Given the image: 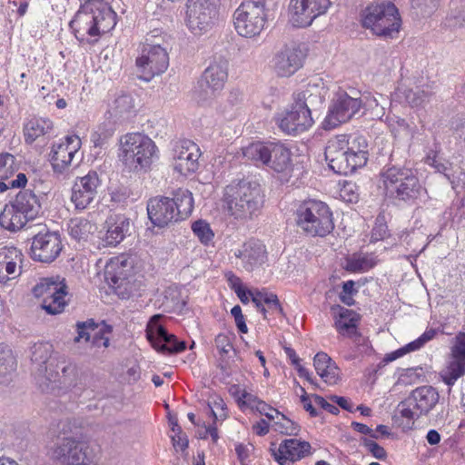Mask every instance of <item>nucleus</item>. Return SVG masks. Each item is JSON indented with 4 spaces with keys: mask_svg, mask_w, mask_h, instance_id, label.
<instances>
[{
    "mask_svg": "<svg viewBox=\"0 0 465 465\" xmlns=\"http://www.w3.org/2000/svg\"><path fill=\"white\" fill-rule=\"evenodd\" d=\"M23 253L20 250L15 247H3L0 249V281L5 280V275L4 274V267L3 264L12 260L13 258L18 259V261H22Z\"/></svg>",
    "mask_w": 465,
    "mask_h": 465,
    "instance_id": "obj_58",
    "label": "nucleus"
},
{
    "mask_svg": "<svg viewBox=\"0 0 465 465\" xmlns=\"http://www.w3.org/2000/svg\"><path fill=\"white\" fill-rule=\"evenodd\" d=\"M311 444L308 441H302L297 439L284 440L279 446L277 451L272 449L274 459L280 465H292L311 454Z\"/></svg>",
    "mask_w": 465,
    "mask_h": 465,
    "instance_id": "obj_25",
    "label": "nucleus"
},
{
    "mask_svg": "<svg viewBox=\"0 0 465 465\" xmlns=\"http://www.w3.org/2000/svg\"><path fill=\"white\" fill-rule=\"evenodd\" d=\"M439 392L432 386H420L413 390L410 395L401 401L397 407L401 417L409 420L427 415L438 403Z\"/></svg>",
    "mask_w": 465,
    "mask_h": 465,
    "instance_id": "obj_11",
    "label": "nucleus"
},
{
    "mask_svg": "<svg viewBox=\"0 0 465 465\" xmlns=\"http://www.w3.org/2000/svg\"><path fill=\"white\" fill-rule=\"evenodd\" d=\"M29 254L34 261L50 263L61 253L63 249L61 235L49 230L45 225L34 228Z\"/></svg>",
    "mask_w": 465,
    "mask_h": 465,
    "instance_id": "obj_10",
    "label": "nucleus"
},
{
    "mask_svg": "<svg viewBox=\"0 0 465 465\" xmlns=\"http://www.w3.org/2000/svg\"><path fill=\"white\" fill-rule=\"evenodd\" d=\"M437 334V331L435 329H428L426 330L418 339L408 343L404 347L389 353L385 356L384 361L387 362L392 361L399 357H401L407 352L413 351L423 347L428 341H431L435 335Z\"/></svg>",
    "mask_w": 465,
    "mask_h": 465,
    "instance_id": "obj_42",
    "label": "nucleus"
},
{
    "mask_svg": "<svg viewBox=\"0 0 465 465\" xmlns=\"http://www.w3.org/2000/svg\"><path fill=\"white\" fill-rule=\"evenodd\" d=\"M363 106L361 98L352 97L344 91H339L331 101L329 114L323 122L324 129H333L351 120Z\"/></svg>",
    "mask_w": 465,
    "mask_h": 465,
    "instance_id": "obj_14",
    "label": "nucleus"
},
{
    "mask_svg": "<svg viewBox=\"0 0 465 465\" xmlns=\"http://www.w3.org/2000/svg\"><path fill=\"white\" fill-rule=\"evenodd\" d=\"M276 418L281 417V420L275 422V430L282 434L296 435L299 431V425L292 420L285 417L278 411H274Z\"/></svg>",
    "mask_w": 465,
    "mask_h": 465,
    "instance_id": "obj_56",
    "label": "nucleus"
},
{
    "mask_svg": "<svg viewBox=\"0 0 465 465\" xmlns=\"http://www.w3.org/2000/svg\"><path fill=\"white\" fill-rule=\"evenodd\" d=\"M17 368V361L12 349L0 343V383L7 382Z\"/></svg>",
    "mask_w": 465,
    "mask_h": 465,
    "instance_id": "obj_38",
    "label": "nucleus"
},
{
    "mask_svg": "<svg viewBox=\"0 0 465 465\" xmlns=\"http://www.w3.org/2000/svg\"><path fill=\"white\" fill-rule=\"evenodd\" d=\"M392 190L393 192L388 194L390 198L408 204L416 203L417 200L420 199L426 193L417 176L405 182L402 186L400 185L397 189Z\"/></svg>",
    "mask_w": 465,
    "mask_h": 465,
    "instance_id": "obj_32",
    "label": "nucleus"
},
{
    "mask_svg": "<svg viewBox=\"0 0 465 465\" xmlns=\"http://www.w3.org/2000/svg\"><path fill=\"white\" fill-rule=\"evenodd\" d=\"M381 178L387 195L393 192L391 189H397L403 185L405 182L416 176L414 171L401 165V163L396 158V152L392 151L390 156L389 163L383 168Z\"/></svg>",
    "mask_w": 465,
    "mask_h": 465,
    "instance_id": "obj_23",
    "label": "nucleus"
},
{
    "mask_svg": "<svg viewBox=\"0 0 465 465\" xmlns=\"http://www.w3.org/2000/svg\"><path fill=\"white\" fill-rule=\"evenodd\" d=\"M66 289L64 279L56 276L41 279L32 292L35 297L43 298L41 307L48 314L55 315L61 313L66 305Z\"/></svg>",
    "mask_w": 465,
    "mask_h": 465,
    "instance_id": "obj_12",
    "label": "nucleus"
},
{
    "mask_svg": "<svg viewBox=\"0 0 465 465\" xmlns=\"http://www.w3.org/2000/svg\"><path fill=\"white\" fill-rule=\"evenodd\" d=\"M116 25V13L102 0H89L82 5L70 22L80 43L93 45Z\"/></svg>",
    "mask_w": 465,
    "mask_h": 465,
    "instance_id": "obj_2",
    "label": "nucleus"
},
{
    "mask_svg": "<svg viewBox=\"0 0 465 465\" xmlns=\"http://www.w3.org/2000/svg\"><path fill=\"white\" fill-rule=\"evenodd\" d=\"M201 155L198 145L191 140H181L173 147V168L179 173L187 175L199 167Z\"/></svg>",
    "mask_w": 465,
    "mask_h": 465,
    "instance_id": "obj_22",
    "label": "nucleus"
},
{
    "mask_svg": "<svg viewBox=\"0 0 465 465\" xmlns=\"http://www.w3.org/2000/svg\"><path fill=\"white\" fill-rule=\"evenodd\" d=\"M331 4V0H291L290 22L296 27L309 26L327 12Z\"/></svg>",
    "mask_w": 465,
    "mask_h": 465,
    "instance_id": "obj_17",
    "label": "nucleus"
},
{
    "mask_svg": "<svg viewBox=\"0 0 465 465\" xmlns=\"http://www.w3.org/2000/svg\"><path fill=\"white\" fill-rule=\"evenodd\" d=\"M229 61L222 56H215L203 71L195 94L200 102L213 100L224 87L228 79Z\"/></svg>",
    "mask_w": 465,
    "mask_h": 465,
    "instance_id": "obj_9",
    "label": "nucleus"
},
{
    "mask_svg": "<svg viewBox=\"0 0 465 465\" xmlns=\"http://www.w3.org/2000/svg\"><path fill=\"white\" fill-rule=\"evenodd\" d=\"M101 179L95 171H90L83 177H77L73 188L71 201L75 209H86L96 198Z\"/></svg>",
    "mask_w": 465,
    "mask_h": 465,
    "instance_id": "obj_19",
    "label": "nucleus"
},
{
    "mask_svg": "<svg viewBox=\"0 0 465 465\" xmlns=\"http://www.w3.org/2000/svg\"><path fill=\"white\" fill-rule=\"evenodd\" d=\"M104 278L118 297L128 299L131 296L133 292L131 282L124 276L123 270L117 264L111 262L106 265Z\"/></svg>",
    "mask_w": 465,
    "mask_h": 465,
    "instance_id": "obj_29",
    "label": "nucleus"
},
{
    "mask_svg": "<svg viewBox=\"0 0 465 465\" xmlns=\"http://www.w3.org/2000/svg\"><path fill=\"white\" fill-rule=\"evenodd\" d=\"M28 221L12 203L5 205L0 213V225L10 232H16L24 228Z\"/></svg>",
    "mask_w": 465,
    "mask_h": 465,
    "instance_id": "obj_36",
    "label": "nucleus"
},
{
    "mask_svg": "<svg viewBox=\"0 0 465 465\" xmlns=\"http://www.w3.org/2000/svg\"><path fill=\"white\" fill-rule=\"evenodd\" d=\"M89 453L86 442L65 436L57 438L48 450L50 460L58 465H89Z\"/></svg>",
    "mask_w": 465,
    "mask_h": 465,
    "instance_id": "obj_7",
    "label": "nucleus"
},
{
    "mask_svg": "<svg viewBox=\"0 0 465 465\" xmlns=\"http://www.w3.org/2000/svg\"><path fill=\"white\" fill-rule=\"evenodd\" d=\"M59 360V367H54L53 371L56 373L55 378L45 375V379L50 382L56 383L60 387L74 390L75 393H81L87 386L88 375L79 371L76 365L68 361L64 355Z\"/></svg>",
    "mask_w": 465,
    "mask_h": 465,
    "instance_id": "obj_18",
    "label": "nucleus"
},
{
    "mask_svg": "<svg viewBox=\"0 0 465 465\" xmlns=\"http://www.w3.org/2000/svg\"><path fill=\"white\" fill-rule=\"evenodd\" d=\"M280 129L290 135L305 132L313 124L312 112L294 101L291 108L277 119Z\"/></svg>",
    "mask_w": 465,
    "mask_h": 465,
    "instance_id": "obj_20",
    "label": "nucleus"
},
{
    "mask_svg": "<svg viewBox=\"0 0 465 465\" xmlns=\"http://www.w3.org/2000/svg\"><path fill=\"white\" fill-rule=\"evenodd\" d=\"M452 358L465 361V332L456 336V342L451 349Z\"/></svg>",
    "mask_w": 465,
    "mask_h": 465,
    "instance_id": "obj_64",
    "label": "nucleus"
},
{
    "mask_svg": "<svg viewBox=\"0 0 465 465\" xmlns=\"http://www.w3.org/2000/svg\"><path fill=\"white\" fill-rule=\"evenodd\" d=\"M169 421L172 425V430L174 432V435L172 436L173 447L180 448L182 450H186L189 441L187 436L183 432L181 426L178 424L177 418L169 416Z\"/></svg>",
    "mask_w": 465,
    "mask_h": 465,
    "instance_id": "obj_54",
    "label": "nucleus"
},
{
    "mask_svg": "<svg viewBox=\"0 0 465 465\" xmlns=\"http://www.w3.org/2000/svg\"><path fill=\"white\" fill-rule=\"evenodd\" d=\"M112 136V131L99 128L98 131L92 134L91 141L93 142L94 148L105 149Z\"/></svg>",
    "mask_w": 465,
    "mask_h": 465,
    "instance_id": "obj_62",
    "label": "nucleus"
},
{
    "mask_svg": "<svg viewBox=\"0 0 465 465\" xmlns=\"http://www.w3.org/2000/svg\"><path fill=\"white\" fill-rule=\"evenodd\" d=\"M192 230L194 235L203 244L207 245L213 239L214 234L210 227V224L203 220H198L193 223Z\"/></svg>",
    "mask_w": 465,
    "mask_h": 465,
    "instance_id": "obj_52",
    "label": "nucleus"
},
{
    "mask_svg": "<svg viewBox=\"0 0 465 465\" xmlns=\"http://www.w3.org/2000/svg\"><path fill=\"white\" fill-rule=\"evenodd\" d=\"M270 150V143H252L242 148L244 158L252 161L255 165H266Z\"/></svg>",
    "mask_w": 465,
    "mask_h": 465,
    "instance_id": "obj_43",
    "label": "nucleus"
},
{
    "mask_svg": "<svg viewBox=\"0 0 465 465\" xmlns=\"http://www.w3.org/2000/svg\"><path fill=\"white\" fill-rule=\"evenodd\" d=\"M121 161L130 171L145 170L156 155V145L148 136L140 133L128 134L121 140Z\"/></svg>",
    "mask_w": 465,
    "mask_h": 465,
    "instance_id": "obj_6",
    "label": "nucleus"
},
{
    "mask_svg": "<svg viewBox=\"0 0 465 465\" xmlns=\"http://www.w3.org/2000/svg\"><path fill=\"white\" fill-rule=\"evenodd\" d=\"M323 88L318 84H309L307 87L302 92L295 95L294 101L304 108L311 110L312 107H315L322 104L324 94H322Z\"/></svg>",
    "mask_w": 465,
    "mask_h": 465,
    "instance_id": "obj_40",
    "label": "nucleus"
},
{
    "mask_svg": "<svg viewBox=\"0 0 465 465\" xmlns=\"http://www.w3.org/2000/svg\"><path fill=\"white\" fill-rule=\"evenodd\" d=\"M234 254L242 260V267L247 272H252L260 268L267 261L265 246L256 240L244 242Z\"/></svg>",
    "mask_w": 465,
    "mask_h": 465,
    "instance_id": "obj_27",
    "label": "nucleus"
},
{
    "mask_svg": "<svg viewBox=\"0 0 465 465\" xmlns=\"http://www.w3.org/2000/svg\"><path fill=\"white\" fill-rule=\"evenodd\" d=\"M440 0H410L412 12L417 16H430L433 14L438 6Z\"/></svg>",
    "mask_w": 465,
    "mask_h": 465,
    "instance_id": "obj_48",
    "label": "nucleus"
},
{
    "mask_svg": "<svg viewBox=\"0 0 465 465\" xmlns=\"http://www.w3.org/2000/svg\"><path fill=\"white\" fill-rule=\"evenodd\" d=\"M405 98V101L411 106H420L430 97V93L416 86L414 89L406 88L403 91H400Z\"/></svg>",
    "mask_w": 465,
    "mask_h": 465,
    "instance_id": "obj_51",
    "label": "nucleus"
},
{
    "mask_svg": "<svg viewBox=\"0 0 465 465\" xmlns=\"http://www.w3.org/2000/svg\"><path fill=\"white\" fill-rule=\"evenodd\" d=\"M445 25L450 28L463 26L465 25V6L452 9L446 17Z\"/></svg>",
    "mask_w": 465,
    "mask_h": 465,
    "instance_id": "obj_60",
    "label": "nucleus"
},
{
    "mask_svg": "<svg viewBox=\"0 0 465 465\" xmlns=\"http://www.w3.org/2000/svg\"><path fill=\"white\" fill-rule=\"evenodd\" d=\"M94 326H95V322L93 319H89L85 322H77V336L74 338V341L79 342L83 339L85 341H89L91 340L92 328Z\"/></svg>",
    "mask_w": 465,
    "mask_h": 465,
    "instance_id": "obj_61",
    "label": "nucleus"
},
{
    "mask_svg": "<svg viewBox=\"0 0 465 465\" xmlns=\"http://www.w3.org/2000/svg\"><path fill=\"white\" fill-rule=\"evenodd\" d=\"M94 225L86 219L75 218L68 224L69 234L76 241H85L92 232Z\"/></svg>",
    "mask_w": 465,
    "mask_h": 465,
    "instance_id": "obj_46",
    "label": "nucleus"
},
{
    "mask_svg": "<svg viewBox=\"0 0 465 465\" xmlns=\"http://www.w3.org/2000/svg\"><path fill=\"white\" fill-rule=\"evenodd\" d=\"M295 220L297 226L312 237H325L334 229L331 208L318 200L301 203L295 212Z\"/></svg>",
    "mask_w": 465,
    "mask_h": 465,
    "instance_id": "obj_5",
    "label": "nucleus"
},
{
    "mask_svg": "<svg viewBox=\"0 0 465 465\" xmlns=\"http://www.w3.org/2000/svg\"><path fill=\"white\" fill-rule=\"evenodd\" d=\"M463 375H465V361L455 358L440 372L442 381L449 386H452Z\"/></svg>",
    "mask_w": 465,
    "mask_h": 465,
    "instance_id": "obj_45",
    "label": "nucleus"
},
{
    "mask_svg": "<svg viewBox=\"0 0 465 465\" xmlns=\"http://www.w3.org/2000/svg\"><path fill=\"white\" fill-rule=\"evenodd\" d=\"M331 311L335 313V328L341 335L349 337L358 335L357 325L360 318L354 311L340 305L331 307Z\"/></svg>",
    "mask_w": 465,
    "mask_h": 465,
    "instance_id": "obj_30",
    "label": "nucleus"
},
{
    "mask_svg": "<svg viewBox=\"0 0 465 465\" xmlns=\"http://www.w3.org/2000/svg\"><path fill=\"white\" fill-rule=\"evenodd\" d=\"M361 25L378 37L393 39L400 32L401 17L394 3L383 0L371 3L362 10Z\"/></svg>",
    "mask_w": 465,
    "mask_h": 465,
    "instance_id": "obj_4",
    "label": "nucleus"
},
{
    "mask_svg": "<svg viewBox=\"0 0 465 465\" xmlns=\"http://www.w3.org/2000/svg\"><path fill=\"white\" fill-rule=\"evenodd\" d=\"M220 0H188L186 25L195 35L209 32L215 25L219 15Z\"/></svg>",
    "mask_w": 465,
    "mask_h": 465,
    "instance_id": "obj_8",
    "label": "nucleus"
},
{
    "mask_svg": "<svg viewBox=\"0 0 465 465\" xmlns=\"http://www.w3.org/2000/svg\"><path fill=\"white\" fill-rule=\"evenodd\" d=\"M305 57L300 45H285L272 57V68L277 76L290 77L302 66Z\"/></svg>",
    "mask_w": 465,
    "mask_h": 465,
    "instance_id": "obj_16",
    "label": "nucleus"
},
{
    "mask_svg": "<svg viewBox=\"0 0 465 465\" xmlns=\"http://www.w3.org/2000/svg\"><path fill=\"white\" fill-rule=\"evenodd\" d=\"M135 64L137 77L145 82H150L155 75L163 74L168 68V52L165 47L158 44H147L143 46Z\"/></svg>",
    "mask_w": 465,
    "mask_h": 465,
    "instance_id": "obj_13",
    "label": "nucleus"
},
{
    "mask_svg": "<svg viewBox=\"0 0 465 465\" xmlns=\"http://www.w3.org/2000/svg\"><path fill=\"white\" fill-rule=\"evenodd\" d=\"M113 110L117 115H124L134 110V101L131 94H122L114 102Z\"/></svg>",
    "mask_w": 465,
    "mask_h": 465,
    "instance_id": "obj_53",
    "label": "nucleus"
},
{
    "mask_svg": "<svg viewBox=\"0 0 465 465\" xmlns=\"http://www.w3.org/2000/svg\"><path fill=\"white\" fill-rule=\"evenodd\" d=\"M268 0H242L234 13H243V15L255 16L256 18L267 17V5Z\"/></svg>",
    "mask_w": 465,
    "mask_h": 465,
    "instance_id": "obj_44",
    "label": "nucleus"
},
{
    "mask_svg": "<svg viewBox=\"0 0 465 465\" xmlns=\"http://www.w3.org/2000/svg\"><path fill=\"white\" fill-rule=\"evenodd\" d=\"M53 129V123L49 119L33 118L24 128L25 138L27 143H33L38 137L45 135Z\"/></svg>",
    "mask_w": 465,
    "mask_h": 465,
    "instance_id": "obj_41",
    "label": "nucleus"
},
{
    "mask_svg": "<svg viewBox=\"0 0 465 465\" xmlns=\"http://www.w3.org/2000/svg\"><path fill=\"white\" fill-rule=\"evenodd\" d=\"M251 295L252 302L256 308L266 317V309L263 303L266 304L269 309L275 311L283 315V309L280 303V301L276 294L267 292L265 291L254 290L253 292H248Z\"/></svg>",
    "mask_w": 465,
    "mask_h": 465,
    "instance_id": "obj_39",
    "label": "nucleus"
},
{
    "mask_svg": "<svg viewBox=\"0 0 465 465\" xmlns=\"http://www.w3.org/2000/svg\"><path fill=\"white\" fill-rule=\"evenodd\" d=\"M291 151L281 143H270L267 167L277 173H283L292 168Z\"/></svg>",
    "mask_w": 465,
    "mask_h": 465,
    "instance_id": "obj_31",
    "label": "nucleus"
},
{
    "mask_svg": "<svg viewBox=\"0 0 465 465\" xmlns=\"http://www.w3.org/2000/svg\"><path fill=\"white\" fill-rule=\"evenodd\" d=\"M163 305L166 311L182 312L186 305V302L180 297L177 290L170 288L165 292Z\"/></svg>",
    "mask_w": 465,
    "mask_h": 465,
    "instance_id": "obj_50",
    "label": "nucleus"
},
{
    "mask_svg": "<svg viewBox=\"0 0 465 465\" xmlns=\"http://www.w3.org/2000/svg\"><path fill=\"white\" fill-rule=\"evenodd\" d=\"M363 446L371 453V455L380 460H384L387 458V452L383 447L379 445L376 441L363 438L362 439Z\"/></svg>",
    "mask_w": 465,
    "mask_h": 465,
    "instance_id": "obj_63",
    "label": "nucleus"
},
{
    "mask_svg": "<svg viewBox=\"0 0 465 465\" xmlns=\"http://www.w3.org/2000/svg\"><path fill=\"white\" fill-rule=\"evenodd\" d=\"M179 221L188 218L193 210V193L188 189L179 188L170 198Z\"/></svg>",
    "mask_w": 465,
    "mask_h": 465,
    "instance_id": "obj_35",
    "label": "nucleus"
},
{
    "mask_svg": "<svg viewBox=\"0 0 465 465\" xmlns=\"http://www.w3.org/2000/svg\"><path fill=\"white\" fill-rule=\"evenodd\" d=\"M425 163L435 168L438 173H443L450 183L452 189H456L459 186V180H456L454 175L449 173L450 164L440 161L437 158L436 153H433L432 155L429 153L425 158Z\"/></svg>",
    "mask_w": 465,
    "mask_h": 465,
    "instance_id": "obj_47",
    "label": "nucleus"
},
{
    "mask_svg": "<svg viewBox=\"0 0 465 465\" xmlns=\"http://www.w3.org/2000/svg\"><path fill=\"white\" fill-rule=\"evenodd\" d=\"M317 373L325 382L334 383L338 376V367L325 352H318L313 359Z\"/></svg>",
    "mask_w": 465,
    "mask_h": 465,
    "instance_id": "obj_37",
    "label": "nucleus"
},
{
    "mask_svg": "<svg viewBox=\"0 0 465 465\" xmlns=\"http://www.w3.org/2000/svg\"><path fill=\"white\" fill-rule=\"evenodd\" d=\"M390 235L385 215L379 213L375 219L371 231V241L378 242L384 240Z\"/></svg>",
    "mask_w": 465,
    "mask_h": 465,
    "instance_id": "obj_57",
    "label": "nucleus"
},
{
    "mask_svg": "<svg viewBox=\"0 0 465 465\" xmlns=\"http://www.w3.org/2000/svg\"><path fill=\"white\" fill-rule=\"evenodd\" d=\"M375 265V262L367 255L353 256L347 261L346 270L352 272H364Z\"/></svg>",
    "mask_w": 465,
    "mask_h": 465,
    "instance_id": "obj_55",
    "label": "nucleus"
},
{
    "mask_svg": "<svg viewBox=\"0 0 465 465\" xmlns=\"http://www.w3.org/2000/svg\"><path fill=\"white\" fill-rule=\"evenodd\" d=\"M80 147L81 140L77 135H68L65 142L54 144L50 160L54 172L63 173L71 164L74 155Z\"/></svg>",
    "mask_w": 465,
    "mask_h": 465,
    "instance_id": "obj_24",
    "label": "nucleus"
},
{
    "mask_svg": "<svg viewBox=\"0 0 465 465\" xmlns=\"http://www.w3.org/2000/svg\"><path fill=\"white\" fill-rule=\"evenodd\" d=\"M106 232L102 238L104 246H116L124 241L131 228L130 219L124 214H110L104 223Z\"/></svg>",
    "mask_w": 465,
    "mask_h": 465,
    "instance_id": "obj_28",
    "label": "nucleus"
},
{
    "mask_svg": "<svg viewBox=\"0 0 465 465\" xmlns=\"http://www.w3.org/2000/svg\"><path fill=\"white\" fill-rule=\"evenodd\" d=\"M223 202L236 219H252L262 209L264 195L258 183L240 181L225 187Z\"/></svg>",
    "mask_w": 465,
    "mask_h": 465,
    "instance_id": "obj_3",
    "label": "nucleus"
},
{
    "mask_svg": "<svg viewBox=\"0 0 465 465\" xmlns=\"http://www.w3.org/2000/svg\"><path fill=\"white\" fill-rule=\"evenodd\" d=\"M266 19L262 17L256 18L243 15V13L233 14V25L236 32L247 38H252L259 35L263 30Z\"/></svg>",
    "mask_w": 465,
    "mask_h": 465,
    "instance_id": "obj_33",
    "label": "nucleus"
},
{
    "mask_svg": "<svg viewBox=\"0 0 465 465\" xmlns=\"http://www.w3.org/2000/svg\"><path fill=\"white\" fill-rule=\"evenodd\" d=\"M112 331V326L105 324L104 322L102 324H97L92 328L91 341L92 344L96 347L109 346V338L105 336L107 333Z\"/></svg>",
    "mask_w": 465,
    "mask_h": 465,
    "instance_id": "obj_49",
    "label": "nucleus"
},
{
    "mask_svg": "<svg viewBox=\"0 0 465 465\" xmlns=\"http://www.w3.org/2000/svg\"><path fill=\"white\" fill-rule=\"evenodd\" d=\"M324 155L333 173L349 175L367 163L369 143L363 135H336L327 142Z\"/></svg>",
    "mask_w": 465,
    "mask_h": 465,
    "instance_id": "obj_1",
    "label": "nucleus"
},
{
    "mask_svg": "<svg viewBox=\"0 0 465 465\" xmlns=\"http://www.w3.org/2000/svg\"><path fill=\"white\" fill-rule=\"evenodd\" d=\"M60 354H54L53 346L47 342L35 343L31 347V361L33 371L38 377L45 378L49 375L50 378H55L56 373L53 371L54 367H59Z\"/></svg>",
    "mask_w": 465,
    "mask_h": 465,
    "instance_id": "obj_21",
    "label": "nucleus"
},
{
    "mask_svg": "<svg viewBox=\"0 0 465 465\" xmlns=\"http://www.w3.org/2000/svg\"><path fill=\"white\" fill-rule=\"evenodd\" d=\"M162 315L152 316L147 323L146 337L152 346L158 351L167 354L181 352L186 349V342L178 341L173 334L167 332L160 323Z\"/></svg>",
    "mask_w": 465,
    "mask_h": 465,
    "instance_id": "obj_15",
    "label": "nucleus"
},
{
    "mask_svg": "<svg viewBox=\"0 0 465 465\" xmlns=\"http://www.w3.org/2000/svg\"><path fill=\"white\" fill-rule=\"evenodd\" d=\"M12 204L28 220H34L42 210L39 197L30 190L20 192Z\"/></svg>",
    "mask_w": 465,
    "mask_h": 465,
    "instance_id": "obj_34",
    "label": "nucleus"
},
{
    "mask_svg": "<svg viewBox=\"0 0 465 465\" xmlns=\"http://www.w3.org/2000/svg\"><path fill=\"white\" fill-rule=\"evenodd\" d=\"M15 158L5 153L0 154V179H8L15 172Z\"/></svg>",
    "mask_w": 465,
    "mask_h": 465,
    "instance_id": "obj_59",
    "label": "nucleus"
},
{
    "mask_svg": "<svg viewBox=\"0 0 465 465\" xmlns=\"http://www.w3.org/2000/svg\"><path fill=\"white\" fill-rule=\"evenodd\" d=\"M147 213L152 223L160 228L179 221L170 197L151 199L147 203Z\"/></svg>",
    "mask_w": 465,
    "mask_h": 465,
    "instance_id": "obj_26",
    "label": "nucleus"
}]
</instances>
